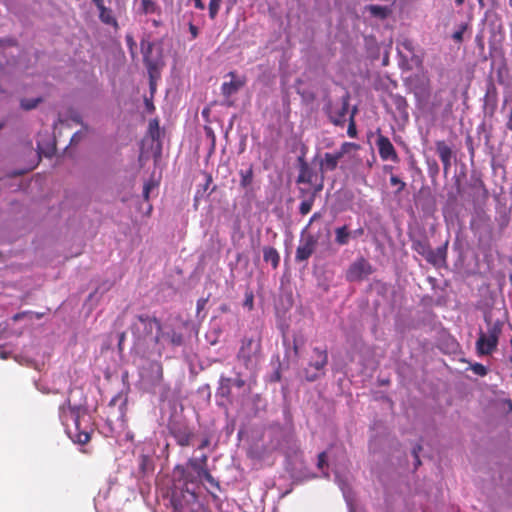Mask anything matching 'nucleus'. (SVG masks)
<instances>
[{
    "label": "nucleus",
    "mask_w": 512,
    "mask_h": 512,
    "mask_svg": "<svg viewBox=\"0 0 512 512\" xmlns=\"http://www.w3.org/2000/svg\"><path fill=\"white\" fill-rule=\"evenodd\" d=\"M59 419L73 442L84 445L90 441L93 429L85 407L71 405L67 397L59 406Z\"/></svg>",
    "instance_id": "1"
},
{
    "label": "nucleus",
    "mask_w": 512,
    "mask_h": 512,
    "mask_svg": "<svg viewBox=\"0 0 512 512\" xmlns=\"http://www.w3.org/2000/svg\"><path fill=\"white\" fill-rule=\"evenodd\" d=\"M131 331L138 343L145 341L155 331L153 342L158 347V353H162L163 346L161 342L164 331L159 319L149 315H138L137 321L131 325Z\"/></svg>",
    "instance_id": "2"
},
{
    "label": "nucleus",
    "mask_w": 512,
    "mask_h": 512,
    "mask_svg": "<svg viewBox=\"0 0 512 512\" xmlns=\"http://www.w3.org/2000/svg\"><path fill=\"white\" fill-rule=\"evenodd\" d=\"M486 331H480L476 341V351L479 356L491 355L496 351L499 338L502 334L504 322L502 320L493 321L490 315L484 316Z\"/></svg>",
    "instance_id": "3"
},
{
    "label": "nucleus",
    "mask_w": 512,
    "mask_h": 512,
    "mask_svg": "<svg viewBox=\"0 0 512 512\" xmlns=\"http://www.w3.org/2000/svg\"><path fill=\"white\" fill-rule=\"evenodd\" d=\"M261 356V337H247L241 340L237 359L246 368L253 367Z\"/></svg>",
    "instance_id": "4"
},
{
    "label": "nucleus",
    "mask_w": 512,
    "mask_h": 512,
    "mask_svg": "<svg viewBox=\"0 0 512 512\" xmlns=\"http://www.w3.org/2000/svg\"><path fill=\"white\" fill-rule=\"evenodd\" d=\"M409 90L419 106L427 104L431 95V80L426 74H415L408 80Z\"/></svg>",
    "instance_id": "5"
},
{
    "label": "nucleus",
    "mask_w": 512,
    "mask_h": 512,
    "mask_svg": "<svg viewBox=\"0 0 512 512\" xmlns=\"http://www.w3.org/2000/svg\"><path fill=\"white\" fill-rule=\"evenodd\" d=\"M349 109V96H343L340 101H328L324 107L329 120L336 126H343Z\"/></svg>",
    "instance_id": "6"
},
{
    "label": "nucleus",
    "mask_w": 512,
    "mask_h": 512,
    "mask_svg": "<svg viewBox=\"0 0 512 512\" xmlns=\"http://www.w3.org/2000/svg\"><path fill=\"white\" fill-rule=\"evenodd\" d=\"M372 273L373 267L369 261L359 257L349 265L345 278L348 282H361Z\"/></svg>",
    "instance_id": "7"
},
{
    "label": "nucleus",
    "mask_w": 512,
    "mask_h": 512,
    "mask_svg": "<svg viewBox=\"0 0 512 512\" xmlns=\"http://www.w3.org/2000/svg\"><path fill=\"white\" fill-rule=\"evenodd\" d=\"M356 147L354 143L344 142L335 153H325L319 162V169L322 175L337 168L339 160L348 152L349 148Z\"/></svg>",
    "instance_id": "8"
},
{
    "label": "nucleus",
    "mask_w": 512,
    "mask_h": 512,
    "mask_svg": "<svg viewBox=\"0 0 512 512\" xmlns=\"http://www.w3.org/2000/svg\"><path fill=\"white\" fill-rule=\"evenodd\" d=\"M170 434L174 437L177 444L181 447H187L190 445L191 440L194 436L193 431L190 427L179 421H173L169 424Z\"/></svg>",
    "instance_id": "9"
},
{
    "label": "nucleus",
    "mask_w": 512,
    "mask_h": 512,
    "mask_svg": "<svg viewBox=\"0 0 512 512\" xmlns=\"http://www.w3.org/2000/svg\"><path fill=\"white\" fill-rule=\"evenodd\" d=\"M317 245V239L308 234L306 237L301 239L300 244L298 245L295 253V261L296 262H304L307 261L315 251Z\"/></svg>",
    "instance_id": "10"
},
{
    "label": "nucleus",
    "mask_w": 512,
    "mask_h": 512,
    "mask_svg": "<svg viewBox=\"0 0 512 512\" xmlns=\"http://www.w3.org/2000/svg\"><path fill=\"white\" fill-rule=\"evenodd\" d=\"M376 146L382 160H391L393 162L399 160L397 152L388 137L379 134L376 140Z\"/></svg>",
    "instance_id": "11"
},
{
    "label": "nucleus",
    "mask_w": 512,
    "mask_h": 512,
    "mask_svg": "<svg viewBox=\"0 0 512 512\" xmlns=\"http://www.w3.org/2000/svg\"><path fill=\"white\" fill-rule=\"evenodd\" d=\"M299 163V175L296 182L298 184H309L312 188L317 185V173L308 165L303 157L298 158Z\"/></svg>",
    "instance_id": "12"
},
{
    "label": "nucleus",
    "mask_w": 512,
    "mask_h": 512,
    "mask_svg": "<svg viewBox=\"0 0 512 512\" xmlns=\"http://www.w3.org/2000/svg\"><path fill=\"white\" fill-rule=\"evenodd\" d=\"M313 352L316 355L317 360L314 362H310L309 366L313 367L317 372L312 373V374H310L308 372V370H306V372H305V378L311 382L315 381L318 378V376H319L318 372L322 371L328 363V354L325 349L322 350L318 347H315L313 349Z\"/></svg>",
    "instance_id": "13"
},
{
    "label": "nucleus",
    "mask_w": 512,
    "mask_h": 512,
    "mask_svg": "<svg viewBox=\"0 0 512 512\" xmlns=\"http://www.w3.org/2000/svg\"><path fill=\"white\" fill-rule=\"evenodd\" d=\"M390 105L394 107L395 114H397L404 121H408V102L405 97L400 94L390 93L388 95Z\"/></svg>",
    "instance_id": "14"
},
{
    "label": "nucleus",
    "mask_w": 512,
    "mask_h": 512,
    "mask_svg": "<svg viewBox=\"0 0 512 512\" xmlns=\"http://www.w3.org/2000/svg\"><path fill=\"white\" fill-rule=\"evenodd\" d=\"M228 75L232 78V80L229 82H224L221 86L222 95L226 98H229L233 94L237 93L239 89H241L246 83L244 78L236 79L235 72H230Z\"/></svg>",
    "instance_id": "15"
},
{
    "label": "nucleus",
    "mask_w": 512,
    "mask_h": 512,
    "mask_svg": "<svg viewBox=\"0 0 512 512\" xmlns=\"http://www.w3.org/2000/svg\"><path fill=\"white\" fill-rule=\"evenodd\" d=\"M322 189H323V177H320V180H319L318 184L315 185L312 188V192L309 193L308 197L305 198V199H302V201L300 203V206H299L300 214L306 215V214H308L311 211L312 206H313L314 201H315V198H316L317 194Z\"/></svg>",
    "instance_id": "16"
},
{
    "label": "nucleus",
    "mask_w": 512,
    "mask_h": 512,
    "mask_svg": "<svg viewBox=\"0 0 512 512\" xmlns=\"http://www.w3.org/2000/svg\"><path fill=\"white\" fill-rule=\"evenodd\" d=\"M335 243L339 246L348 245L351 239H355V233H352L348 225H342L334 229Z\"/></svg>",
    "instance_id": "17"
},
{
    "label": "nucleus",
    "mask_w": 512,
    "mask_h": 512,
    "mask_svg": "<svg viewBox=\"0 0 512 512\" xmlns=\"http://www.w3.org/2000/svg\"><path fill=\"white\" fill-rule=\"evenodd\" d=\"M447 255V243L438 247L436 250L431 249L425 257L426 261L434 266H440L445 263Z\"/></svg>",
    "instance_id": "18"
},
{
    "label": "nucleus",
    "mask_w": 512,
    "mask_h": 512,
    "mask_svg": "<svg viewBox=\"0 0 512 512\" xmlns=\"http://www.w3.org/2000/svg\"><path fill=\"white\" fill-rule=\"evenodd\" d=\"M263 259L265 262L271 263L274 269L279 266L280 255L274 247L266 246L263 248Z\"/></svg>",
    "instance_id": "19"
},
{
    "label": "nucleus",
    "mask_w": 512,
    "mask_h": 512,
    "mask_svg": "<svg viewBox=\"0 0 512 512\" xmlns=\"http://www.w3.org/2000/svg\"><path fill=\"white\" fill-rule=\"evenodd\" d=\"M139 12L144 15L161 14V7L153 0H141Z\"/></svg>",
    "instance_id": "20"
},
{
    "label": "nucleus",
    "mask_w": 512,
    "mask_h": 512,
    "mask_svg": "<svg viewBox=\"0 0 512 512\" xmlns=\"http://www.w3.org/2000/svg\"><path fill=\"white\" fill-rule=\"evenodd\" d=\"M240 176V186L243 189H247L252 185L253 178H254V172H253V166L250 165L247 169H241L239 171Z\"/></svg>",
    "instance_id": "21"
},
{
    "label": "nucleus",
    "mask_w": 512,
    "mask_h": 512,
    "mask_svg": "<svg viewBox=\"0 0 512 512\" xmlns=\"http://www.w3.org/2000/svg\"><path fill=\"white\" fill-rule=\"evenodd\" d=\"M436 152L440 158V160L452 159L453 152L452 149L446 144L445 141L439 140L435 143Z\"/></svg>",
    "instance_id": "22"
},
{
    "label": "nucleus",
    "mask_w": 512,
    "mask_h": 512,
    "mask_svg": "<svg viewBox=\"0 0 512 512\" xmlns=\"http://www.w3.org/2000/svg\"><path fill=\"white\" fill-rule=\"evenodd\" d=\"M162 340H167L172 346H181L183 344V335L174 329L164 332Z\"/></svg>",
    "instance_id": "23"
},
{
    "label": "nucleus",
    "mask_w": 512,
    "mask_h": 512,
    "mask_svg": "<svg viewBox=\"0 0 512 512\" xmlns=\"http://www.w3.org/2000/svg\"><path fill=\"white\" fill-rule=\"evenodd\" d=\"M231 386H232V379L228 377L221 376L219 380V388L218 393L222 397H229L231 394Z\"/></svg>",
    "instance_id": "24"
},
{
    "label": "nucleus",
    "mask_w": 512,
    "mask_h": 512,
    "mask_svg": "<svg viewBox=\"0 0 512 512\" xmlns=\"http://www.w3.org/2000/svg\"><path fill=\"white\" fill-rule=\"evenodd\" d=\"M412 248L424 258L432 249L427 240H417L413 242Z\"/></svg>",
    "instance_id": "25"
},
{
    "label": "nucleus",
    "mask_w": 512,
    "mask_h": 512,
    "mask_svg": "<svg viewBox=\"0 0 512 512\" xmlns=\"http://www.w3.org/2000/svg\"><path fill=\"white\" fill-rule=\"evenodd\" d=\"M485 102L487 105H491L492 109L496 107L497 104V89L494 84H490L487 88L485 94Z\"/></svg>",
    "instance_id": "26"
},
{
    "label": "nucleus",
    "mask_w": 512,
    "mask_h": 512,
    "mask_svg": "<svg viewBox=\"0 0 512 512\" xmlns=\"http://www.w3.org/2000/svg\"><path fill=\"white\" fill-rule=\"evenodd\" d=\"M187 465L196 473L199 479H202V475L209 470L208 467L198 463L195 458H190L187 462Z\"/></svg>",
    "instance_id": "27"
},
{
    "label": "nucleus",
    "mask_w": 512,
    "mask_h": 512,
    "mask_svg": "<svg viewBox=\"0 0 512 512\" xmlns=\"http://www.w3.org/2000/svg\"><path fill=\"white\" fill-rule=\"evenodd\" d=\"M99 18L105 24L117 25V21H116L115 17L113 16L111 9L104 8V10H100Z\"/></svg>",
    "instance_id": "28"
},
{
    "label": "nucleus",
    "mask_w": 512,
    "mask_h": 512,
    "mask_svg": "<svg viewBox=\"0 0 512 512\" xmlns=\"http://www.w3.org/2000/svg\"><path fill=\"white\" fill-rule=\"evenodd\" d=\"M152 50V44L151 43H148L147 45V49L144 51V55H143V58H144V63L150 73V75L152 76V70L155 68V63L149 59V53L151 52Z\"/></svg>",
    "instance_id": "29"
},
{
    "label": "nucleus",
    "mask_w": 512,
    "mask_h": 512,
    "mask_svg": "<svg viewBox=\"0 0 512 512\" xmlns=\"http://www.w3.org/2000/svg\"><path fill=\"white\" fill-rule=\"evenodd\" d=\"M41 102V98L35 99H22L20 102L21 107L24 110H31L37 107V105Z\"/></svg>",
    "instance_id": "30"
},
{
    "label": "nucleus",
    "mask_w": 512,
    "mask_h": 512,
    "mask_svg": "<svg viewBox=\"0 0 512 512\" xmlns=\"http://www.w3.org/2000/svg\"><path fill=\"white\" fill-rule=\"evenodd\" d=\"M369 11L373 16L379 17V18H385L387 16V10L385 7L377 6V5H371L369 6Z\"/></svg>",
    "instance_id": "31"
},
{
    "label": "nucleus",
    "mask_w": 512,
    "mask_h": 512,
    "mask_svg": "<svg viewBox=\"0 0 512 512\" xmlns=\"http://www.w3.org/2000/svg\"><path fill=\"white\" fill-rule=\"evenodd\" d=\"M221 0H210L209 2V16L214 19L219 11Z\"/></svg>",
    "instance_id": "32"
},
{
    "label": "nucleus",
    "mask_w": 512,
    "mask_h": 512,
    "mask_svg": "<svg viewBox=\"0 0 512 512\" xmlns=\"http://www.w3.org/2000/svg\"><path fill=\"white\" fill-rule=\"evenodd\" d=\"M390 184L392 186H397V191L396 193H400L402 192L405 187H406V183L404 181H402L398 176L396 175H391L390 177Z\"/></svg>",
    "instance_id": "33"
},
{
    "label": "nucleus",
    "mask_w": 512,
    "mask_h": 512,
    "mask_svg": "<svg viewBox=\"0 0 512 512\" xmlns=\"http://www.w3.org/2000/svg\"><path fill=\"white\" fill-rule=\"evenodd\" d=\"M470 369L478 376H486L488 373V369L481 363H474L471 365Z\"/></svg>",
    "instance_id": "34"
},
{
    "label": "nucleus",
    "mask_w": 512,
    "mask_h": 512,
    "mask_svg": "<svg viewBox=\"0 0 512 512\" xmlns=\"http://www.w3.org/2000/svg\"><path fill=\"white\" fill-rule=\"evenodd\" d=\"M157 186V183L154 180H149L144 184L143 187V197L145 200H149V195L152 189Z\"/></svg>",
    "instance_id": "35"
},
{
    "label": "nucleus",
    "mask_w": 512,
    "mask_h": 512,
    "mask_svg": "<svg viewBox=\"0 0 512 512\" xmlns=\"http://www.w3.org/2000/svg\"><path fill=\"white\" fill-rule=\"evenodd\" d=\"M175 470L180 473V475L183 477L186 483H194L195 480L190 476V474L187 473L186 468L182 465H177L175 467Z\"/></svg>",
    "instance_id": "36"
},
{
    "label": "nucleus",
    "mask_w": 512,
    "mask_h": 512,
    "mask_svg": "<svg viewBox=\"0 0 512 512\" xmlns=\"http://www.w3.org/2000/svg\"><path fill=\"white\" fill-rule=\"evenodd\" d=\"M202 478L205 479L211 486L215 487L218 490L220 489L219 481L212 476L209 470L202 475Z\"/></svg>",
    "instance_id": "37"
},
{
    "label": "nucleus",
    "mask_w": 512,
    "mask_h": 512,
    "mask_svg": "<svg viewBox=\"0 0 512 512\" xmlns=\"http://www.w3.org/2000/svg\"><path fill=\"white\" fill-rule=\"evenodd\" d=\"M202 478L205 479L211 486L215 487L218 490L220 489L219 481L212 476L209 470L202 475Z\"/></svg>",
    "instance_id": "38"
},
{
    "label": "nucleus",
    "mask_w": 512,
    "mask_h": 512,
    "mask_svg": "<svg viewBox=\"0 0 512 512\" xmlns=\"http://www.w3.org/2000/svg\"><path fill=\"white\" fill-rule=\"evenodd\" d=\"M244 307H247L249 310L253 309L254 306V295L251 291L246 292L245 294V300L243 303Z\"/></svg>",
    "instance_id": "39"
},
{
    "label": "nucleus",
    "mask_w": 512,
    "mask_h": 512,
    "mask_svg": "<svg viewBox=\"0 0 512 512\" xmlns=\"http://www.w3.org/2000/svg\"><path fill=\"white\" fill-rule=\"evenodd\" d=\"M328 466V463H327V453L325 451L319 453L318 455V462H317V467L321 470L324 469V467H327Z\"/></svg>",
    "instance_id": "40"
},
{
    "label": "nucleus",
    "mask_w": 512,
    "mask_h": 512,
    "mask_svg": "<svg viewBox=\"0 0 512 512\" xmlns=\"http://www.w3.org/2000/svg\"><path fill=\"white\" fill-rule=\"evenodd\" d=\"M465 30H466V25H461V27L452 34L453 40H455L458 43L462 42L463 34H464Z\"/></svg>",
    "instance_id": "41"
},
{
    "label": "nucleus",
    "mask_w": 512,
    "mask_h": 512,
    "mask_svg": "<svg viewBox=\"0 0 512 512\" xmlns=\"http://www.w3.org/2000/svg\"><path fill=\"white\" fill-rule=\"evenodd\" d=\"M149 128H150V132H151V135H152L153 138L158 136V134H159V126H158V121L157 120L151 121L150 124H149Z\"/></svg>",
    "instance_id": "42"
},
{
    "label": "nucleus",
    "mask_w": 512,
    "mask_h": 512,
    "mask_svg": "<svg viewBox=\"0 0 512 512\" xmlns=\"http://www.w3.org/2000/svg\"><path fill=\"white\" fill-rule=\"evenodd\" d=\"M422 450V447L421 445H417L416 447L413 448V456H414V459H415V466H419L421 464V461H420V458H419V452Z\"/></svg>",
    "instance_id": "43"
},
{
    "label": "nucleus",
    "mask_w": 512,
    "mask_h": 512,
    "mask_svg": "<svg viewBox=\"0 0 512 512\" xmlns=\"http://www.w3.org/2000/svg\"><path fill=\"white\" fill-rule=\"evenodd\" d=\"M152 368H155L157 379L161 381L163 379V367L160 363H154Z\"/></svg>",
    "instance_id": "44"
},
{
    "label": "nucleus",
    "mask_w": 512,
    "mask_h": 512,
    "mask_svg": "<svg viewBox=\"0 0 512 512\" xmlns=\"http://www.w3.org/2000/svg\"><path fill=\"white\" fill-rule=\"evenodd\" d=\"M38 148H39L40 153H43L46 157L53 156V154L55 153V150H56L54 144L49 146L46 151L42 150V148L39 145H38Z\"/></svg>",
    "instance_id": "45"
},
{
    "label": "nucleus",
    "mask_w": 512,
    "mask_h": 512,
    "mask_svg": "<svg viewBox=\"0 0 512 512\" xmlns=\"http://www.w3.org/2000/svg\"><path fill=\"white\" fill-rule=\"evenodd\" d=\"M347 133L350 137L356 136V127H355V123L353 121V116H351V121H350L348 130H347Z\"/></svg>",
    "instance_id": "46"
},
{
    "label": "nucleus",
    "mask_w": 512,
    "mask_h": 512,
    "mask_svg": "<svg viewBox=\"0 0 512 512\" xmlns=\"http://www.w3.org/2000/svg\"><path fill=\"white\" fill-rule=\"evenodd\" d=\"M232 385L236 386L237 388L241 389L245 386V380L241 377H237L236 379H232Z\"/></svg>",
    "instance_id": "47"
},
{
    "label": "nucleus",
    "mask_w": 512,
    "mask_h": 512,
    "mask_svg": "<svg viewBox=\"0 0 512 512\" xmlns=\"http://www.w3.org/2000/svg\"><path fill=\"white\" fill-rule=\"evenodd\" d=\"M210 442H211L210 437H208V436L204 437L202 439L200 445L198 446V449L201 450V449L207 448L210 445Z\"/></svg>",
    "instance_id": "48"
},
{
    "label": "nucleus",
    "mask_w": 512,
    "mask_h": 512,
    "mask_svg": "<svg viewBox=\"0 0 512 512\" xmlns=\"http://www.w3.org/2000/svg\"><path fill=\"white\" fill-rule=\"evenodd\" d=\"M451 160L452 159H446V160H442V165H443V170H444V173L447 174L449 169L451 168Z\"/></svg>",
    "instance_id": "49"
},
{
    "label": "nucleus",
    "mask_w": 512,
    "mask_h": 512,
    "mask_svg": "<svg viewBox=\"0 0 512 512\" xmlns=\"http://www.w3.org/2000/svg\"><path fill=\"white\" fill-rule=\"evenodd\" d=\"M195 460L198 461V463H201L204 466L208 467V456L206 454H203L199 458H195Z\"/></svg>",
    "instance_id": "50"
},
{
    "label": "nucleus",
    "mask_w": 512,
    "mask_h": 512,
    "mask_svg": "<svg viewBox=\"0 0 512 512\" xmlns=\"http://www.w3.org/2000/svg\"><path fill=\"white\" fill-rule=\"evenodd\" d=\"M311 192H312V189H305V188H300L299 189L300 197L302 199L307 198L309 193H311Z\"/></svg>",
    "instance_id": "51"
},
{
    "label": "nucleus",
    "mask_w": 512,
    "mask_h": 512,
    "mask_svg": "<svg viewBox=\"0 0 512 512\" xmlns=\"http://www.w3.org/2000/svg\"><path fill=\"white\" fill-rule=\"evenodd\" d=\"M506 127L508 130L512 131V106L509 111L508 120L506 122Z\"/></svg>",
    "instance_id": "52"
},
{
    "label": "nucleus",
    "mask_w": 512,
    "mask_h": 512,
    "mask_svg": "<svg viewBox=\"0 0 512 512\" xmlns=\"http://www.w3.org/2000/svg\"><path fill=\"white\" fill-rule=\"evenodd\" d=\"M145 105H146V109H147L148 112L151 113V112L154 111L155 107H154L153 102L151 100L145 99Z\"/></svg>",
    "instance_id": "53"
},
{
    "label": "nucleus",
    "mask_w": 512,
    "mask_h": 512,
    "mask_svg": "<svg viewBox=\"0 0 512 512\" xmlns=\"http://www.w3.org/2000/svg\"><path fill=\"white\" fill-rule=\"evenodd\" d=\"M81 137H82V133H81V132H76V133L72 136V138H71V143H73V144L78 143V142L80 141Z\"/></svg>",
    "instance_id": "54"
},
{
    "label": "nucleus",
    "mask_w": 512,
    "mask_h": 512,
    "mask_svg": "<svg viewBox=\"0 0 512 512\" xmlns=\"http://www.w3.org/2000/svg\"><path fill=\"white\" fill-rule=\"evenodd\" d=\"M189 30H190V33L192 34L193 38H196L198 36V28L193 25L192 23H190L189 25Z\"/></svg>",
    "instance_id": "55"
},
{
    "label": "nucleus",
    "mask_w": 512,
    "mask_h": 512,
    "mask_svg": "<svg viewBox=\"0 0 512 512\" xmlns=\"http://www.w3.org/2000/svg\"><path fill=\"white\" fill-rule=\"evenodd\" d=\"M93 3L96 5V7L98 8V10H104L105 5H104V0H92Z\"/></svg>",
    "instance_id": "56"
},
{
    "label": "nucleus",
    "mask_w": 512,
    "mask_h": 512,
    "mask_svg": "<svg viewBox=\"0 0 512 512\" xmlns=\"http://www.w3.org/2000/svg\"><path fill=\"white\" fill-rule=\"evenodd\" d=\"M299 348H300V344L299 342L297 341L296 338L293 339V351L295 353V355H298L299 354Z\"/></svg>",
    "instance_id": "57"
},
{
    "label": "nucleus",
    "mask_w": 512,
    "mask_h": 512,
    "mask_svg": "<svg viewBox=\"0 0 512 512\" xmlns=\"http://www.w3.org/2000/svg\"><path fill=\"white\" fill-rule=\"evenodd\" d=\"M206 182L204 185V190H207L209 185L212 183V176L208 173L205 174Z\"/></svg>",
    "instance_id": "58"
},
{
    "label": "nucleus",
    "mask_w": 512,
    "mask_h": 512,
    "mask_svg": "<svg viewBox=\"0 0 512 512\" xmlns=\"http://www.w3.org/2000/svg\"><path fill=\"white\" fill-rule=\"evenodd\" d=\"M194 5L197 9L203 10L205 8V5L202 0H193Z\"/></svg>",
    "instance_id": "59"
},
{
    "label": "nucleus",
    "mask_w": 512,
    "mask_h": 512,
    "mask_svg": "<svg viewBox=\"0 0 512 512\" xmlns=\"http://www.w3.org/2000/svg\"><path fill=\"white\" fill-rule=\"evenodd\" d=\"M352 233H355V239H356L359 236L363 235L364 230H363V228H359V229H356V230L352 231Z\"/></svg>",
    "instance_id": "60"
},
{
    "label": "nucleus",
    "mask_w": 512,
    "mask_h": 512,
    "mask_svg": "<svg viewBox=\"0 0 512 512\" xmlns=\"http://www.w3.org/2000/svg\"><path fill=\"white\" fill-rule=\"evenodd\" d=\"M320 217L319 213H314L312 217L309 220V224H312L315 220H317Z\"/></svg>",
    "instance_id": "61"
},
{
    "label": "nucleus",
    "mask_w": 512,
    "mask_h": 512,
    "mask_svg": "<svg viewBox=\"0 0 512 512\" xmlns=\"http://www.w3.org/2000/svg\"><path fill=\"white\" fill-rule=\"evenodd\" d=\"M205 302H206V300H204V299L198 300V302H197V309L198 310L202 309L204 304H205Z\"/></svg>",
    "instance_id": "62"
},
{
    "label": "nucleus",
    "mask_w": 512,
    "mask_h": 512,
    "mask_svg": "<svg viewBox=\"0 0 512 512\" xmlns=\"http://www.w3.org/2000/svg\"><path fill=\"white\" fill-rule=\"evenodd\" d=\"M72 120H73L74 122L78 123V124H81V123H82V121H81V117H80V115H78V114L74 115V116L72 117Z\"/></svg>",
    "instance_id": "63"
},
{
    "label": "nucleus",
    "mask_w": 512,
    "mask_h": 512,
    "mask_svg": "<svg viewBox=\"0 0 512 512\" xmlns=\"http://www.w3.org/2000/svg\"><path fill=\"white\" fill-rule=\"evenodd\" d=\"M151 22H152L153 26H155V27H159L162 25V22L157 19H153Z\"/></svg>",
    "instance_id": "64"
}]
</instances>
